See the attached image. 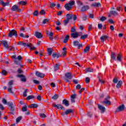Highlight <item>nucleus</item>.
Returning <instances> with one entry per match:
<instances>
[{
  "label": "nucleus",
  "instance_id": "f257e3e1",
  "mask_svg": "<svg viewBox=\"0 0 126 126\" xmlns=\"http://www.w3.org/2000/svg\"><path fill=\"white\" fill-rule=\"evenodd\" d=\"M66 18L68 20H71L73 18V20L75 21L77 19V16L76 15H72V14H67L66 15Z\"/></svg>",
  "mask_w": 126,
  "mask_h": 126
},
{
  "label": "nucleus",
  "instance_id": "f03ea898",
  "mask_svg": "<svg viewBox=\"0 0 126 126\" xmlns=\"http://www.w3.org/2000/svg\"><path fill=\"white\" fill-rule=\"evenodd\" d=\"M12 36H15V37H18V35L17 34V32L14 30H12L10 31V32L8 34V37L9 38H11Z\"/></svg>",
  "mask_w": 126,
  "mask_h": 126
},
{
  "label": "nucleus",
  "instance_id": "7ed1b4c3",
  "mask_svg": "<svg viewBox=\"0 0 126 126\" xmlns=\"http://www.w3.org/2000/svg\"><path fill=\"white\" fill-rule=\"evenodd\" d=\"M18 45L23 46L24 47H32V43H24L23 41H19L18 42Z\"/></svg>",
  "mask_w": 126,
  "mask_h": 126
},
{
  "label": "nucleus",
  "instance_id": "20e7f679",
  "mask_svg": "<svg viewBox=\"0 0 126 126\" xmlns=\"http://www.w3.org/2000/svg\"><path fill=\"white\" fill-rule=\"evenodd\" d=\"M11 10L12 11H17L18 12H20L21 11V9H20V7L19 5H14L11 7Z\"/></svg>",
  "mask_w": 126,
  "mask_h": 126
},
{
  "label": "nucleus",
  "instance_id": "39448f33",
  "mask_svg": "<svg viewBox=\"0 0 126 126\" xmlns=\"http://www.w3.org/2000/svg\"><path fill=\"white\" fill-rule=\"evenodd\" d=\"M13 84V81L11 80L9 82V88H8V92L9 93H11V94H13V92H12V85Z\"/></svg>",
  "mask_w": 126,
  "mask_h": 126
},
{
  "label": "nucleus",
  "instance_id": "423d86ee",
  "mask_svg": "<svg viewBox=\"0 0 126 126\" xmlns=\"http://www.w3.org/2000/svg\"><path fill=\"white\" fill-rule=\"evenodd\" d=\"M126 109V106L125 105L122 104V105L119 106L116 110V113H119V112H122Z\"/></svg>",
  "mask_w": 126,
  "mask_h": 126
},
{
  "label": "nucleus",
  "instance_id": "0eeeda50",
  "mask_svg": "<svg viewBox=\"0 0 126 126\" xmlns=\"http://www.w3.org/2000/svg\"><path fill=\"white\" fill-rule=\"evenodd\" d=\"M17 77L20 78L21 81H22V82H26L27 81V79H26V77L24 75L18 74L17 75Z\"/></svg>",
  "mask_w": 126,
  "mask_h": 126
},
{
  "label": "nucleus",
  "instance_id": "6e6552de",
  "mask_svg": "<svg viewBox=\"0 0 126 126\" xmlns=\"http://www.w3.org/2000/svg\"><path fill=\"white\" fill-rule=\"evenodd\" d=\"M74 111L73 110L70 109H68L67 110L65 111V112H62L61 113L62 116H63V117H64L65 115H68V114H71V113H73Z\"/></svg>",
  "mask_w": 126,
  "mask_h": 126
},
{
  "label": "nucleus",
  "instance_id": "1a4fd4ad",
  "mask_svg": "<svg viewBox=\"0 0 126 126\" xmlns=\"http://www.w3.org/2000/svg\"><path fill=\"white\" fill-rule=\"evenodd\" d=\"M110 96L108 95L106 98L104 99V101H103L104 104H106V105H111V101H110Z\"/></svg>",
  "mask_w": 126,
  "mask_h": 126
},
{
  "label": "nucleus",
  "instance_id": "9d476101",
  "mask_svg": "<svg viewBox=\"0 0 126 126\" xmlns=\"http://www.w3.org/2000/svg\"><path fill=\"white\" fill-rule=\"evenodd\" d=\"M35 75L36 76H37V77H40L41 78H43V77H45V74L41 73L39 71L35 72Z\"/></svg>",
  "mask_w": 126,
  "mask_h": 126
},
{
  "label": "nucleus",
  "instance_id": "9b49d317",
  "mask_svg": "<svg viewBox=\"0 0 126 126\" xmlns=\"http://www.w3.org/2000/svg\"><path fill=\"white\" fill-rule=\"evenodd\" d=\"M34 36H35L36 38H38V39H41V38H43V35L42 34V33L39 32H35Z\"/></svg>",
  "mask_w": 126,
  "mask_h": 126
},
{
  "label": "nucleus",
  "instance_id": "f8f14e48",
  "mask_svg": "<svg viewBox=\"0 0 126 126\" xmlns=\"http://www.w3.org/2000/svg\"><path fill=\"white\" fill-rule=\"evenodd\" d=\"M1 44L3 45L4 48H6V49H9V46H8V44H7V41L5 40L1 41Z\"/></svg>",
  "mask_w": 126,
  "mask_h": 126
},
{
  "label": "nucleus",
  "instance_id": "ddd939ff",
  "mask_svg": "<svg viewBox=\"0 0 126 126\" xmlns=\"http://www.w3.org/2000/svg\"><path fill=\"white\" fill-rule=\"evenodd\" d=\"M88 9H89V6L88 5H85L81 7V11H82V12H84L87 11Z\"/></svg>",
  "mask_w": 126,
  "mask_h": 126
},
{
  "label": "nucleus",
  "instance_id": "4468645a",
  "mask_svg": "<svg viewBox=\"0 0 126 126\" xmlns=\"http://www.w3.org/2000/svg\"><path fill=\"white\" fill-rule=\"evenodd\" d=\"M98 108L100 111H101V113L103 114L105 112V110H106V108H105V107H103L102 105L100 104H98Z\"/></svg>",
  "mask_w": 126,
  "mask_h": 126
},
{
  "label": "nucleus",
  "instance_id": "2eb2a0df",
  "mask_svg": "<svg viewBox=\"0 0 126 126\" xmlns=\"http://www.w3.org/2000/svg\"><path fill=\"white\" fill-rule=\"evenodd\" d=\"M65 76L68 79H72L73 76L71 74V73L68 72L65 74Z\"/></svg>",
  "mask_w": 126,
  "mask_h": 126
},
{
  "label": "nucleus",
  "instance_id": "dca6fc26",
  "mask_svg": "<svg viewBox=\"0 0 126 126\" xmlns=\"http://www.w3.org/2000/svg\"><path fill=\"white\" fill-rule=\"evenodd\" d=\"M78 36H79V33L78 32H73L71 33V37L75 39V38H78Z\"/></svg>",
  "mask_w": 126,
  "mask_h": 126
},
{
  "label": "nucleus",
  "instance_id": "f3484780",
  "mask_svg": "<svg viewBox=\"0 0 126 126\" xmlns=\"http://www.w3.org/2000/svg\"><path fill=\"white\" fill-rule=\"evenodd\" d=\"M64 7L68 11L71 10L72 8V6H70L68 3L65 4Z\"/></svg>",
  "mask_w": 126,
  "mask_h": 126
},
{
  "label": "nucleus",
  "instance_id": "a211bd4d",
  "mask_svg": "<svg viewBox=\"0 0 126 126\" xmlns=\"http://www.w3.org/2000/svg\"><path fill=\"white\" fill-rule=\"evenodd\" d=\"M53 107H54L55 108H57V109H61V110H63V105L60 104H53Z\"/></svg>",
  "mask_w": 126,
  "mask_h": 126
},
{
  "label": "nucleus",
  "instance_id": "6ab92c4d",
  "mask_svg": "<svg viewBox=\"0 0 126 126\" xmlns=\"http://www.w3.org/2000/svg\"><path fill=\"white\" fill-rule=\"evenodd\" d=\"M107 39H108V36L107 35H104L100 37V41L101 43H104Z\"/></svg>",
  "mask_w": 126,
  "mask_h": 126
},
{
  "label": "nucleus",
  "instance_id": "aec40b11",
  "mask_svg": "<svg viewBox=\"0 0 126 126\" xmlns=\"http://www.w3.org/2000/svg\"><path fill=\"white\" fill-rule=\"evenodd\" d=\"M63 105H65L66 107H68V106H69V103L68 102V101L65 99L63 101Z\"/></svg>",
  "mask_w": 126,
  "mask_h": 126
},
{
  "label": "nucleus",
  "instance_id": "412c9836",
  "mask_svg": "<svg viewBox=\"0 0 126 126\" xmlns=\"http://www.w3.org/2000/svg\"><path fill=\"white\" fill-rule=\"evenodd\" d=\"M92 6H94L95 7H101V3H97V2H94L92 4Z\"/></svg>",
  "mask_w": 126,
  "mask_h": 126
},
{
  "label": "nucleus",
  "instance_id": "4be33fe9",
  "mask_svg": "<svg viewBox=\"0 0 126 126\" xmlns=\"http://www.w3.org/2000/svg\"><path fill=\"white\" fill-rule=\"evenodd\" d=\"M63 52L62 53V55L63 56V57H64L66 56V53L67 52H66V48L65 47H64L63 49Z\"/></svg>",
  "mask_w": 126,
  "mask_h": 126
},
{
  "label": "nucleus",
  "instance_id": "5701e85b",
  "mask_svg": "<svg viewBox=\"0 0 126 126\" xmlns=\"http://www.w3.org/2000/svg\"><path fill=\"white\" fill-rule=\"evenodd\" d=\"M76 3L79 7H80L81 6H82V5H83V2H82V1H81V0H77Z\"/></svg>",
  "mask_w": 126,
  "mask_h": 126
},
{
  "label": "nucleus",
  "instance_id": "b1692460",
  "mask_svg": "<svg viewBox=\"0 0 126 126\" xmlns=\"http://www.w3.org/2000/svg\"><path fill=\"white\" fill-rule=\"evenodd\" d=\"M29 108H38V104L36 103H32L29 106Z\"/></svg>",
  "mask_w": 126,
  "mask_h": 126
},
{
  "label": "nucleus",
  "instance_id": "393cba45",
  "mask_svg": "<svg viewBox=\"0 0 126 126\" xmlns=\"http://www.w3.org/2000/svg\"><path fill=\"white\" fill-rule=\"evenodd\" d=\"M60 66H61V65L60 63H57L54 66V70L56 71V70H58V69H60Z\"/></svg>",
  "mask_w": 126,
  "mask_h": 126
},
{
  "label": "nucleus",
  "instance_id": "a878e982",
  "mask_svg": "<svg viewBox=\"0 0 126 126\" xmlns=\"http://www.w3.org/2000/svg\"><path fill=\"white\" fill-rule=\"evenodd\" d=\"M90 51V47L87 46L84 50V54H86V53H88Z\"/></svg>",
  "mask_w": 126,
  "mask_h": 126
},
{
  "label": "nucleus",
  "instance_id": "bb28decb",
  "mask_svg": "<svg viewBox=\"0 0 126 126\" xmlns=\"http://www.w3.org/2000/svg\"><path fill=\"white\" fill-rule=\"evenodd\" d=\"M85 71L87 72H93V71H94V69L91 68H87L85 69Z\"/></svg>",
  "mask_w": 126,
  "mask_h": 126
},
{
  "label": "nucleus",
  "instance_id": "cd10ccee",
  "mask_svg": "<svg viewBox=\"0 0 126 126\" xmlns=\"http://www.w3.org/2000/svg\"><path fill=\"white\" fill-rule=\"evenodd\" d=\"M123 84V81H119L116 85L117 88H120L121 86H122V85Z\"/></svg>",
  "mask_w": 126,
  "mask_h": 126
},
{
  "label": "nucleus",
  "instance_id": "c85d7f7f",
  "mask_svg": "<svg viewBox=\"0 0 126 126\" xmlns=\"http://www.w3.org/2000/svg\"><path fill=\"white\" fill-rule=\"evenodd\" d=\"M111 58L112 60L116 61V54L114 52L111 53Z\"/></svg>",
  "mask_w": 126,
  "mask_h": 126
},
{
  "label": "nucleus",
  "instance_id": "c756f323",
  "mask_svg": "<svg viewBox=\"0 0 126 126\" xmlns=\"http://www.w3.org/2000/svg\"><path fill=\"white\" fill-rule=\"evenodd\" d=\"M68 39H69V35H66L64 39L63 43H67Z\"/></svg>",
  "mask_w": 126,
  "mask_h": 126
},
{
  "label": "nucleus",
  "instance_id": "7c9ffc66",
  "mask_svg": "<svg viewBox=\"0 0 126 126\" xmlns=\"http://www.w3.org/2000/svg\"><path fill=\"white\" fill-rule=\"evenodd\" d=\"M47 52L49 56H51L52 54H53V49L52 48H48Z\"/></svg>",
  "mask_w": 126,
  "mask_h": 126
},
{
  "label": "nucleus",
  "instance_id": "2f4dec72",
  "mask_svg": "<svg viewBox=\"0 0 126 126\" xmlns=\"http://www.w3.org/2000/svg\"><path fill=\"white\" fill-rule=\"evenodd\" d=\"M18 4H22V5H26L27 2L22 0L18 2Z\"/></svg>",
  "mask_w": 126,
  "mask_h": 126
},
{
  "label": "nucleus",
  "instance_id": "473e14b6",
  "mask_svg": "<svg viewBox=\"0 0 126 126\" xmlns=\"http://www.w3.org/2000/svg\"><path fill=\"white\" fill-rule=\"evenodd\" d=\"M98 80L99 82L101 83V84H104L105 83V80L102 79L100 77H98Z\"/></svg>",
  "mask_w": 126,
  "mask_h": 126
},
{
  "label": "nucleus",
  "instance_id": "72a5a7b5",
  "mask_svg": "<svg viewBox=\"0 0 126 126\" xmlns=\"http://www.w3.org/2000/svg\"><path fill=\"white\" fill-rule=\"evenodd\" d=\"M117 60L118 62H122V55L121 54H118Z\"/></svg>",
  "mask_w": 126,
  "mask_h": 126
},
{
  "label": "nucleus",
  "instance_id": "f704fd0d",
  "mask_svg": "<svg viewBox=\"0 0 126 126\" xmlns=\"http://www.w3.org/2000/svg\"><path fill=\"white\" fill-rule=\"evenodd\" d=\"M75 2L74 0H70L68 4L70 6H72V5H74Z\"/></svg>",
  "mask_w": 126,
  "mask_h": 126
},
{
  "label": "nucleus",
  "instance_id": "c9c22d12",
  "mask_svg": "<svg viewBox=\"0 0 126 126\" xmlns=\"http://www.w3.org/2000/svg\"><path fill=\"white\" fill-rule=\"evenodd\" d=\"M88 37V34H84L81 36L80 39H81L82 40H85V39H86V38H87Z\"/></svg>",
  "mask_w": 126,
  "mask_h": 126
},
{
  "label": "nucleus",
  "instance_id": "e433bc0d",
  "mask_svg": "<svg viewBox=\"0 0 126 126\" xmlns=\"http://www.w3.org/2000/svg\"><path fill=\"white\" fill-rule=\"evenodd\" d=\"M1 74H2L3 75H6L7 74V71H6V70H4V69H2V71L1 72Z\"/></svg>",
  "mask_w": 126,
  "mask_h": 126
},
{
  "label": "nucleus",
  "instance_id": "4c0bfd02",
  "mask_svg": "<svg viewBox=\"0 0 126 126\" xmlns=\"http://www.w3.org/2000/svg\"><path fill=\"white\" fill-rule=\"evenodd\" d=\"M28 91V89H26L23 93V96L27 97V92Z\"/></svg>",
  "mask_w": 126,
  "mask_h": 126
},
{
  "label": "nucleus",
  "instance_id": "58836bf2",
  "mask_svg": "<svg viewBox=\"0 0 126 126\" xmlns=\"http://www.w3.org/2000/svg\"><path fill=\"white\" fill-rule=\"evenodd\" d=\"M69 22V20H68L67 19H65L63 21V24L64 26H66L67 25V24Z\"/></svg>",
  "mask_w": 126,
  "mask_h": 126
},
{
  "label": "nucleus",
  "instance_id": "ea45409f",
  "mask_svg": "<svg viewBox=\"0 0 126 126\" xmlns=\"http://www.w3.org/2000/svg\"><path fill=\"white\" fill-rule=\"evenodd\" d=\"M89 17L90 18H91L92 19H93V18H94V14H93V13H89L88 14Z\"/></svg>",
  "mask_w": 126,
  "mask_h": 126
},
{
  "label": "nucleus",
  "instance_id": "a19ab883",
  "mask_svg": "<svg viewBox=\"0 0 126 126\" xmlns=\"http://www.w3.org/2000/svg\"><path fill=\"white\" fill-rule=\"evenodd\" d=\"M22 112H27V106L25 105L22 107Z\"/></svg>",
  "mask_w": 126,
  "mask_h": 126
},
{
  "label": "nucleus",
  "instance_id": "79ce46f5",
  "mask_svg": "<svg viewBox=\"0 0 126 126\" xmlns=\"http://www.w3.org/2000/svg\"><path fill=\"white\" fill-rule=\"evenodd\" d=\"M35 97L34 95H29L27 97V100H31V99H34Z\"/></svg>",
  "mask_w": 126,
  "mask_h": 126
},
{
  "label": "nucleus",
  "instance_id": "37998d69",
  "mask_svg": "<svg viewBox=\"0 0 126 126\" xmlns=\"http://www.w3.org/2000/svg\"><path fill=\"white\" fill-rule=\"evenodd\" d=\"M76 32V29H75V27H73L71 29V33H75Z\"/></svg>",
  "mask_w": 126,
  "mask_h": 126
},
{
  "label": "nucleus",
  "instance_id": "c03bdc74",
  "mask_svg": "<svg viewBox=\"0 0 126 126\" xmlns=\"http://www.w3.org/2000/svg\"><path fill=\"white\" fill-rule=\"evenodd\" d=\"M106 19H107V17L102 16L100 18L99 20L100 21H101L102 22H103L105 21V20H106Z\"/></svg>",
  "mask_w": 126,
  "mask_h": 126
},
{
  "label": "nucleus",
  "instance_id": "a18cd8bd",
  "mask_svg": "<svg viewBox=\"0 0 126 126\" xmlns=\"http://www.w3.org/2000/svg\"><path fill=\"white\" fill-rule=\"evenodd\" d=\"M22 120V117L20 116L16 119V123L18 124Z\"/></svg>",
  "mask_w": 126,
  "mask_h": 126
},
{
  "label": "nucleus",
  "instance_id": "49530a36",
  "mask_svg": "<svg viewBox=\"0 0 126 126\" xmlns=\"http://www.w3.org/2000/svg\"><path fill=\"white\" fill-rule=\"evenodd\" d=\"M0 4L2 5V6H6V4L2 0H0Z\"/></svg>",
  "mask_w": 126,
  "mask_h": 126
},
{
  "label": "nucleus",
  "instance_id": "de8ad7c7",
  "mask_svg": "<svg viewBox=\"0 0 126 126\" xmlns=\"http://www.w3.org/2000/svg\"><path fill=\"white\" fill-rule=\"evenodd\" d=\"M103 28V25L102 24H98V29L99 30H102Z\"/></svg>",
  "mask_w": 126,
  "mask_h": 126
},
{
  "label": "nucleus",
  "instance_id": "09e8293b",
  "mask_svg": "<svg viewBox=\"0 0 126 126\" xmlns=\"http://www.w3.org/2000/svg\"><path fill=\"white\" fill-rule=\"evenodd\" d=\"M39 14L44 15V14H46V11H45V10H41V11L39 12Z\"/></svg>",
  "mask_w": 126,
  "mask_h": 126
},
{
  "label": "nucleus",
  "instance_id": "8fccbe9b",
  "mask_svg": "<svg viewBox=\"0 0 126 126\" xmlns=\"http://www.w3.org/2000/svg\"><path fill=\"white\" fill-rule=\"evenodd\" d=\"M58 98H59V95H58V94H55L53 97H52V99L53 100H57L58 99Z\"/></svg>",
  "mask_w": 126,
  "mask_h": 126
},
{
  "label": "nucleus",
  "instance_id": "3c124183",
  "mask_svg": "<svg viewBox=\"0 0 126 126\" xmlns=\"http://www.w3.org/2000/svg\"><path fill=\"white\" fill-rule=\"evenodd\" d=\"M82 19L84 21L87 20V16L86 14H84L82 17Z\"/></svg>",
  "mask_w": 126,
  "mask_h": 126
},
{
  "label": "nucleus",
  "instance_id": "603ef678",
  "mask_svg": "<svg viewBox=\"0 0 126 126\" xmlns=\"http://www.w3.org/2000/svg\"><path fill=\"white\" fill-rule=\"evenodd\" d=\"M79 44V42L77 40H76L73 42L74 46H78Z\"/></svg>",
  "mask_w": 126,
  "mask_h": 126
},
{
  "label": "nucleus",
  "instance_id": "864d4df0",
  "mask_svg": "<svg viewBox=\"0 0 126 126\" xmlns=\"http://www.w3.org/2000/svg\"><path fill=\"white\" fill-rule=\"evenodd\" d=\"M111 14H112V15H118V12H117L116 11H111Z\"/></svg>",
  "mask_w": 126,
  "mask_h": 126
},
{
  "label": "nucleus",
  "instance_id": "5fc2aeb1",
  "mask_svg": "<svg viewBox=\"0 0 126 126\" xmlns=\"http://www.w3.org/2000/svg\"><path fill=\"white\" fill-rule=\"evenodd\" d=\"M30 48L31 51H35V50H36V47L33 46V45L32 46L30 47Z\"/></svg>",
  "mask_w": 126,
  "mask_h": 126
},
{
  "label": "nucleus",
  "instance_id": "6e6d98bb",
  "mask_svg": "<svg viewBox=\"0 0 126 126\" xmlns=\"http://www.w3.org/2000/svg\"><path fill=\"white\" fill-rule=\"evenodd\" d=\"M38 14H39V12L37 10L35 11L34 12H33V15L34 16H38Z\"/></svg>",
  "mask_w": 126,
  "mask_h": 126
},
{
  "label": "nucleus",
  "instance_id": "4d7b16f0",
  "mask_svg": "<svg viewBox=\"0 0 126 126\" xmlns=\"http://www.w3.org/2000/svg\"><path fill=\"white\" fill-rule=\"evenodd\" d=\"M7 105L9 107H10V108L13 107V103H12L11 102H8Z\"/></svg>",
  "mask_w": 126,
  "mask_h": 126
},
{
  "label": "nucleus",
  "instance_id": "13d9d810",
  "mask_svg": "<svg viewBox=\"0 0 126 126\" xmlns=\"http://www.w3.org/2000/svg\"><path fill=\"white\" fill-rule=\"evenodd\" d=\"M40 117H41V118H43L44 119H45V118H46L47 116H46V115H45V114L41 113L40 114Z\"/></svg>",
  "mask_w": 126,
  "mask_h": 126
},
{
  "label": "nucleus",
  "instance_id": "bf43d9fd",
  "mask_svg": "<svg viewBox=\"0 0 126 126\" xmlns=\"http://www.w3.org/2000/svg\"><path fill=\"white\" fill-rule=\"evenodd\" d=\"M85 81L86 83H89L90 82V78L89 77L86 78Z\"/></svg>",
  "mask_w": 126,
  "mask_h": 126
},
{
  "label": "nucleus",
  "instance_id": "052dcab7",
  "mask_svg": "<svg viewBox=\"0 0 126 126\" xmlns=\"http://www.w3.org/2000/svg\"><path fill=\"white\" fill-rule=\"evenodd\" d=\"M54 6H56V3H50V7H51V8H54Z\"/></svg>",
  "mask_w": 126,
  "mask_h": 126
},
{
  "label": "nucleus",
  "instance_id": "680f3d73",
  "mask_svg": "<svg viewBox=\"0 0 126 126\" xmlns=\"http://www.w3.org/2000/svg\"><path fill=\"white\" fill-rule=\"evenodd\" d=\"M84 90H85V88H81L80 89V90L79 91V94H81V93L83 92V91H84Z\"/></svg>",
  "mask_w": 126,
  "mask_h": 126
},
{
  "label": "nucleus",
  "instance_id": "e2e57ef3",
  "mask_svg": "<svg viewBox=\"0 0 126 126\" xmlns=\"http://www.w3.org/2000/svg\"><path fill=\"white\" fill-rule=\"evenodd\" d=\"M113 81L114 83H118L119 80H118V79L117 78H115L113 79Z\"/></svg>",
  "mask_w": 126,
  "mask_h": 126
},
{
  "label": "nucleus",
  "instance_id": "0e129e2a",
  "mask_svg": "<svg viewBox=\"0 0 126 126\" xmlns=\"http://www.w3.org/2000/svg\"><path fill=\"white\" fill-rule=\"evenodd\" d=\"M49 22V20H48L47 19H45L43 20L42 23L43 24H46V23H47V22Z\"/></svg>",
  "mask_w": 126,
  "mask_h": 126
},
{
  "label": "nucleus",
  "instance_id": "69168bd1",
  "mask_svg": "<svg viewBox=\"0 0 126 126\" xmlns=\"http://www.w3.org/2000/svg\"><path fill=\"white\" fill-rule=\"evenodd\" d=\"M76 94H72L71 95V98H72V99H75V98H76Z\"/></svg>",
  "mask_w": 126,
  "mask_h": 126
},
{
  "label": "nucleus",
  "instance_id": "338daca9",
  "mask_svg": "<svg viewBox=\"0 0 126 126\" xmlns=\"http://www.w3.org/2000/svg\"><path fill=\"white\" fill-rule=\"evenodd\" d=\"M33 83L35 84H39L40 82H39V81L37 80H33Z\"/></svg>",
  "mask_w": 126,
  "mask_h": 126
},
{
  "label": "nucleus",
  "instance_id": "774afa93",
  "mask_svg": "<svg viewBox=\"0 0 126 126\" xmlns=\"http://www.w3.org/2000/svg\"><path fill=\"white\" fill-rule=\"evenodd\" d=\"M62 14H63V11H59L57 13V15H58L59 16H61V15H62Z\"/></svg>",
  "mask_w": 126,
  "mask_h": 126
}]
</instances>
